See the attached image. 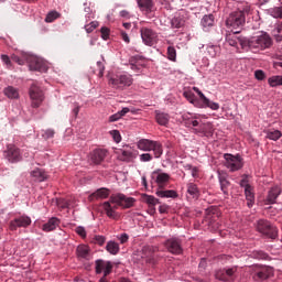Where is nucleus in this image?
I'll use <instances>...</instances> for the list:
<instances>
[{
  "label": "nucleus",
  "instance_id": "8",
  "mask_svg": "<svg viewBox=\"0 0 282 282\" xmlns=\"http://www.w3.org/2000/svg\"><path fill=\"white\" fill-rule=\"evenodd\" d=\"M109 83L112 85L113 89H127L133 85V77L131 75H117L110 78Z\"/></svg>",
  "mask_w": 282,
  "mask_h": 282
},
{
  "label": "nucleus",
  "instance_id": "3",
  "mask_svg": "<svg viewBox=\"0 0 282 282\" xmlns=\"http://www.w3.org/2000/svg\"><path fill=\"white\" fill-rule=\"evenodd\" d=\"M245 46H247V52H263V50H270L272 47V37L268 33H261L258 36H253L242 41Z\"/></svg>",
  "mask_w": 282,
  "mask_h": 282
},
{
  "label": "nucleus",
  "instance_id": "29",
  "mask_svg": "<svg viewBox=\"0 0 282 282\" xmlns=\"http://www.w3.org/2000/svg\"><path fill=\"white\" fill-rule=\"evenodd\" d=\"M32 177L35 182H45L47 180V173L41 169H35L31 172Z\"/></svg>",
  "mask_w": 282,
  "mask_h": 282
},
{
  "label": "nucleus",
  "instance_id": "26",
  "mask_svg": "<svg viewBox=\"0 0 282 282\" xmlns=\"http://www.w3.org/2000/svg\"><path fill=\"white\" fill-rule=\"evenodd\" d=\"M61 225V220L56 217H52L46 224L42 226V230L44 232H52V230H56V227Z\"/></svg>",
  "mask_w": 282,
  "mask_h": 282
},
{
  "label": "nucleus",
  "instance_id": "13",
  "mask_svg": "<svg viewBox=\"0 0 282 282\" xmlns=\"http://www.w3.org/2000/svg\"><path fill=\"white\" fill-rule=\"evenodd\" d=\"M164 247L171 254H182L184 249L182 248V240L180 238H170L164 242Z\"/></svg>",
  "mask_w": 282,
  "mask_h": 282
},
{
  "label": "nucleus",
  "instance_id": "37",
  "mask_svg": "<svg viewBox=\"0 0 282 282\" xmlns=\"http://www.w3.org/2000/svg\"><path fill=\"white\" fill-rule=\"evenodd\" d=\"M3 94L4 96L11 98V100L19 98V90L12 86H8L7 88H4Z\"/></svg>",
  "mask_w": 282,
  "mask_h": 282
},
{
  "label": "nucleus",
  "instance_id": "23",
  "mask_svg": "<svg viewBox=\"0 0 282 282\" xmlns=\"http://www.w3.org/2000/svg\"><path fill=\"white\" fill-rule=\"evenodd\" d=\"M135 154H133V150L131 148L120 150L118 152V160H120V162H133Z\"/></svg>",
  "mask_w": 282,
  "mask_h": 282
},
{
  "label": "nucleus",
  "instance_id": "6",
  "mask_svg": "<svg viewBox=\"0 0 282 282\" xmlns=\"http://www.w3.org/2000/svg\"><path fill=\"white\" fill-rule=\"evenodd\" d=\"M29 96L31 99V105L34 109H39L43 100H45V96L43 94V89L39 86V82H33L29 89Z\"/></svg>",
  "mask_w": 282,
  "mask_h": 282
},
{
  "label": "nucleus",
  "instance_id": "48",
  "mask_svg": "<svg viewBox=\"0 0 282 282\" xmlns=\"http://www.w3.org/2000/svg\"><path fill=\"white\" fill-rule=\"evenodd\" d=\"M107 241V238L105 236H100V235H97L95 236L94 238V242L97 245V246H105V242Z\"/></svg>",
  "mask_w": 282,
  "mask_h": 282
},
{
  "label": "nucleus",
  "instance_id": "39",
  "mask_svg": "<svg viewBox=\"0 0 282 282\" xmlns=\"http://www.w3.org/2000/svg\"><path fill=\"white\" fill-rule=\"evenodd\" d=\"M143 202H145V204H148L150 208H155L156 204L160 203V200L155 198V196L147 194L143 195Z\"/></svg>",
  "mask_w": 282,
  "mask_h": 282
},
{
  "label": "nucleus",
  "instance_id": "5",
  "mask_svg": "<svg viewBox=\"0 0 282 282\" xmlns=\"http://www.w3.org/2000/svg\"><path fill=\"white\" fill-rule=\"evenodd\" d=\"M137 147L140 151H153L154 158H162L164 150L162 149V143L159 141H153L149 139H141L138 141Z\"/></svg>",
  "mask_w": 282,
  "mask_h": 282
},
{
  "label": "nucleus",
  "instance_id": "11",
  "mask_svg": "<svg viewBox=\"0 0 282 282\" xmlns=\"http://www.w3.org/2000/svg\"><path fill=\"white\" fill-rule=\"evenodd\" d=\"M225 166L231 172L243 169V159H241L239 155L225 154Z\"/></svg>",
  "mask_w": 282,
  "mask_h": 282
},
{
  "label": "nucleus",
  "instance_id": "22",
  "mask_svg": "<svg viewBox=\"0 0 282 282\" xmlns=\"http://www.w3.org/2000/svg\"><path fill=\"white\" fill-rule=\"evenodd\" d=\"M107 158V150L97 149L90 154V160L94 164H100Z\"/></svg>",
  "mask_w": 282,
  "mask_h": 282
},
{
  "label": "nucleus",
  "instance_id": "20",
  "mask_svg": "<svg viewBox=\"0 0 282 282\" xmlns=\"http://www.w3.org/2000/svg\"><path fill=\"white\" fill-rule=\"evenodd\" d=\"M282 191L279 186H273L269 189L268 195L264 199V203L267 205L276 204V199L279 198V195H281Z\"/></svg>",
  "mask_w": 282,
  "mask_h": 282
},
{
  "label": "nucleus",
  "instance_id": "62",
  "mask_svg": "<svg viewBox=\"0 0 282 282\" xmlns=\"http://www.w3.org/2000/svg\"><path fill=\"white\" fill-rule=\"evenodd\" d=\"M192 177H199V167L197 166H194L193 170H192Z\"/></svg>",
  "mask_w": 282,
  "mask_h": 282
},
{
  "label": "nucleus",
  "instance_id": "35",
  "mask_svg": "<svg viewBox=\"0 0 282 282\" xmlns=\"http://www.w3.org/2000/svg\"><path fill=\"white\" fill-rule=\"evenodd\" d=\"M265 138L268 140H273V142H276V140H281L282 133L279 130H267L265 132Z\"/></svg>",
  "mask_w": 282,
  "mask_h": 282
},
{
  "label": "nucleus",
  "instance_id": "14",
  "mask_svg": "<svg viewBox=\"0 0 282 282\" xmlns=\"http://www.w3.org/2000/svg\"><path fill=\"white\" fill-rule=\"evenodd\" d=\"M236 274H237V267H231L229 269H223L216 272V278L218 279V281L235 282Z\"/></svg>",
  "mask_w": 282,
  "mask_h": 282
},
{
  "label": "nucleus",
  "instance_id": "16",
  "mask_svg": "<svg viewBox=\"0 0 282 282\" xmlns=\"http://www.w3.org/2000/svg\"><path fill=\"white\" fill-rule=\"evenodd\" d=\"M32 224V219L29 216H21L14 218L9 223V230H17V228H28Z\"/></svg>",
  "mask_w": 282,
  "mask_h": 282
},
{
  "label": "nucleus",
  "instance_id": "57",
  "mask_svg": "<svg viewBox=\"0 0 282 282\" xmlns=\"http://www.w3.org/2000/svg\"><path fill=\"white\" fill-rule=\"evenodd\" d=\"M1 61L4 63L7 67H10V65H12V62L10 61V56L8 55H1Z\"/></svg>",
  "mask_w": 282,
  "mask_h": 282
},
{
  "label": "nucleus",
  "instance_id": "47",
  "mask_svg": "<svg viewBox=\"0 0 282 282\" xmlns=\"http://www.w3.org/2000/svg\"><path fill=\"white\" fill-rule=\"evenodd\" d=\"M184 98H186V100H188L192 105H195V94H193V91L187 90L183 93Z\"/></svg>",
  "mask_w": 282,
  "mask_h": 282
},
{
  "label": "nucleus",
  "instance_id": "33",
  "mask_svg": "<svg viewBox=\"0 0 282 282\" xmlns=\"http://www.w3.org/2000/svg\"><path fill=\"white\" fill-rule=\"evenodd\" d=\"M107 263H111V261H105L102 259H98L95 261V272L96 274H102V271L107 269Z\"/></svg>",
  "mask_w": 282,
  "mask_h": 282
},
{
  "label": "nucleus",
  "instance_id": "53",
  "mask_svg": "<svg viewBox=\"0 0 282 282\" xmlns=\"http://www.w3.org/2000/svg\"><path fill=\"white\" fill-rule=\"evenodd\" d=\"M75 232H77L79 237H87V230H85L83 226L76 227Z\"/></svg>",
  "mask_w": 282,
  "mask_h": 282
},
{
  "label": "nucleus",
  "instance_id": "34",
  "mask_svg": "<svg viewBox=\"0 0 282 282\" xmlns=\"http://www.w3.org/2000/svg\"><path fill=\"white\" fill-rule=\"evenodd\" d=\"M76 252L79 259H87L89 257V247L85 245H79L76 249Z\"/></svg>",
  "mask_w": 282,
  "mask_h": 282
},
{
  "label": "nucleus",
  "instance_id": "4",
  "mask_svg": "<svg viewBox=\"0 0 282 282\" xmlns=\"http://www.w3.org/2000/svg\"><path fill=\"white\" fill-rule=\"evenodd\" d=\"M252 14V8L250 4H246L238 11H234L229 14L226 20L227 28H232V30H239L246 25V17Z\"/></svg>",
  "mask_w": 282,
  "mask_h": 282
},
{
  "label": "nucleus",
  "instance_id": "30",
  "mask_svg": "<svg viewBox=\"0 0 282 282\" xmlns=\"http://www.w3.org/2000/svg\"><path fill=\"white\" fill-rule=\"evenodd\" d=\"M106 250L109 254L116 256L120 252V245L113 240H110L106 245Z\"/></svg>",
  "mask_w": 282,
  "mask_h": 282
},
{
  "label": "nucleus",
  "instance_id": "15",
  "mask_svg": "<svg viewBox=\"0 0 282 282\" xmlns=\"http://www.w3.org/2000/svg\"><path fill=\"white\" fill-rule=\"evenodd\" d=\"M274 274V270L271 267H257L254 269L253 279L256 281H265Z\"/></svg>",
  "mask_w": 282,
  "mask_h": 282
},
{
  "label": "nucleus",
  "instance_id": "63",
  "mask_svg": "<svg viewBox=\"0 0 282 282\" xmlns=\"http://www.w3.org/2000/svg\"><path fill=\"white\" fill-rule=\"evenodd\" d=\"M12 61L14 63H18V65H23V63H24V61L21 57L17 56V55L12 56Z\"/></svg>",
  "mask_w": 282,
  "mask_h": 282
},
{
  "label": "nucleus",
  "instance_id": "60",
  "mask_svg": "<svg viewBox=\"0 0 282 282\" xmlns=\"http://www.w3.org/2000/svg\"><path fill=\"white\" fill-rule=\"evenodd\" d=\"M120 243H127L129 241V235L128 234H121L119 238Z\"/></svg>",
  "mask_w": 282,
  "mask_h": 282
},
{
  "label": "nucleus",
  "instance_id": "38",
  "mask_svg": "<svg viewBox=\"0 0 282 282\" xmlns=\"http://www.w3.org/2000/svg\"><path fill=\"white\" fill-rule=\"evenodd\" d=\"M129 111V108H122V110L109 117V122H118V120H120V118H123V116H127Z\"/></svg>",
  "mask_w": 282,
  "mask_h": 282
},
{
  "label": "nucleus",
  "instance_id": "49",
  "mask_svg": "<svg viewBox=\"0 0 282 282\" xmlns=\"http://www.w3.org/2000/svg\"><path fill=\"white\" fill-rule=\"evenodd\" d=\"M110 32H111V31L109 30V28L102 26V28L100 29L101 39H102L104 41H108Z\"/></svg>",
  "mask_w": 282,
  "mask_h": 282
},
{
  "label": "nucleus",
  "instance_id": "7",
  "mask_svg": "<svg viewBox=\"0 0 282 282\" xmlns=\"http://www.w3.org/2000/svg\"><path fill=\"white\" fill-rule=\"evenodd\" d=\"M257 230L258 232H261V235H264V237H268L269 239H276L279 235L276 227L272 226L270 221L264 219L258 220Z\"/></svg>",
  "mask_w": 282,
  "mask_h": 282
},
{
  "label": "nucleus",
  "instance_id": "61",
  "mask_svg": "<svg viewBox=\"0 0 282 282\" xmlns=\"http://www.w3.org/2000/svg\"><path fill=\"white\" fill-rule=\"evenodd\" d=\"M121 39L124 41V43H131V40L129 39V34L127 32L121 31Z\"/></svg>",
  "mask_w": 282,
  "mask_h": 282
},
{
  "label": "nucleus",
  "instance_id": "42",
  "mask_svg": "<svg viewBox=\"0 0 282 282\" xmlns=\"http://www.w3.org/2000/svg\"><path fill=\"white\" fill-rule=\"evenodd\" d=\"M167 58H169V61H172L173 63H175V61H177V51L175 50V47H173V46L167 47Z\"/></svg>",
  "mask_w": 282,
  "mask_h": 282
},
{
  "label": "nucleus",
  "instance_id": "21",
  "mask_svg": "<svg viewBox=\"0 0 282 282\" xmlns=\"http://www.w3.org/2000/svg\"><path fill=\"white\" fill-rule=\"evenodd\" d=\"M137 3L141 12H144V14H151L155 6L153 0H137Z\"/></svg>",
  "mask_w": 282,
  "mask_h": 282
},
{
  "label": "nucleus",
  "instance_id": "31",
  "mask_svg": "<svg viewBox=\"0 0 282 282\" xmlns=\"http://www.w3.org/2000/svg\"><path fill=\"white\" fill-rule=\"evenodd\" d=\"M156 195L158 197L175 199L177 197V192H175L174 189H159L156 191Z\"/></svg>",
  "mask_w": 282,
  "mask_h": 282
},
{
  "label": "nucleus",
  "instance_id": "45",
  "mask_svg": "<svg viewBox=\"0 0 282 282\" xmlns=\"http://www.w3.org/2000/svg\"><path fill=\"white\" fill-rule=\"evenodd\" d=\"M99 23L98 21H93L89 24L85 25V30L87 32V34H91V32H94V30H96V28H98Z\"/></svg>",
  "mask_w": 282,
  "mask_h": 282
},
{
  "label": "nucleus",
  "instance_id": "40",
  "mask_svg": "<svg viewBox=\"0 0 282 282\" xmlns=\"http://www.w3.org/2000/svg\"><path fill=\"white\" fill-rule=\"evenodd\" d=\"M184 18L182 17H174L172 20H171V25L172 28H175L176 30H180V28H184Z\"/></svg>",
  "mask_w": 282,
  "mask_h": 282
},
{
  "label": "nucleus",
  "instance_id": "64",
  "mask_svg": "<svg viewBox=\"0 0 282 282\" xmlns=\"http://www.w3.org/2000/svg\"><path fill=\"white\" fill-rule=\"evenodd\" d=\"M159 212L161 213V215H164V213H169V206L166 205H161L159 207Z\"/></svg>",
  "mask_w": 282,
  "mask_h": 282
},
{
  "label": "nucleus",
  "instance_id": "27",
  "mask_svg": "<svg viewBox=\"0 0 282 282\" xmlns=\"http://www.w3.org/2000/svg\"><path fill=\"white\" fill-rule=\"evenodd\" d=\"M245 195L248 208H252L254 204V189L250 185H246Z\"/></svg>",
  "mask_w": 282,
  "mask_h": 282
},
{
  "label": "nucleus",
  "instance_id": "52",
  "mask_svg": "<svg viewBox=\"0 0 282 282\" xmlns=\"http://www.w3.org/2000/svg\"><path fill=\"white\" fill-rule=\"evenodd\" d=\"M151 160H153V155H151V153H143L140 155L141 162H151Z\"/></svg>",
  "mask_w": 282,
  "mask_h": 282
},
{
  "label": "nucleus",
  "instance_id": "36",
  "mask_svg": "<svg viewBox=\"0 0 282 282\" xmlns=\"http://www.w3.org/2000/svg\"><path fill=\"white\" fill-rule=\"evenodd\" d=\"M187 193L191 195L194 199L199 197V187H197V184L195 183H188L187 184Z\"/></svg>",
  "mask_w": 282,
  "mask_h": 282
},
{
  "label": "nucleus",
  "instance_id": "59",
  "mask_svg": "<svg viewBox=\"0 0 282 282\" xmlns=\"http://www.w3.org/2000/svg\"><path fill=\"white\" fill-rule=\"evenodd\" d=\"M256 259H268V253L263 252V251H257L256 252Z\"/></svg>",
  "mask_w": 282,
  "mask_h": 282
},
{
  "label": "nucleus",
  "instance_id": "41",
  "mask_svg": "<svg viewBox=\"0 0 282 282\" xmlns=\"http://www.w3.org/2000/svg\"><path fill=\"white\" fill-rule=\"evenodd\" d=\"M270 87H279L282 85V76H272L268 79Z\"/></svg>",
  "mask_w": 282,
  "mask_h": 282
},
{
  "label": "nucleus",
  "instance_id": "44",
  "mask_svg": "<svg viewBox=\"0 0 282 282\" xmlns=\"http://www.w3.org/2000/svg\"><path fill=\"white\" fill-rule=\"evenodd\" d=\"M55 134L56 131H54V129L42 130V138H44V140H50L54 138Z\"/></svg>",
  "mask_w": 282,
  "mask_h": 282
},
{
  "label": "nucleus",
  "instance_id": "54",
  "mask_svg": "<svg viewBox=\"0 0 282 282\" xmlns=\"http://www.w3.org/2000/svg\"><path fill=\"white\" fill-rule=\"evenodd\" d=\"M97 67H98V76L99 78H102V76H105V64H102V62H97Z\"/></svg>",
  "mask_w": 282,
  "mask_h": 282
},
{
  "label": "nucleus",
  "instance_id": "24",
  "mask_svg": "<svg viewBox=\"0 0 282 282\" xmlns=\"http://www.w3.org/2000/svg\"><path fill=\"white\" fill-rule=\"evenodd\" d=\"M218 180L220 184V189L224 195H228V188H230V181L228 180V175L226 173H218Z\"/></svg>",
  "mask_w": 282,
  "mask_h": 282
},
{
  "label": "nucleus",
  "instance_id": "25",
  "mask_svg": "<svg viewBox=\"0 0 282 282\" xmlns=\"http://www.w3.org/2000/svg\"><path fill=\"white\" fill-rule=\"evenodd\" d=\"M109 188L101 187L89 196V200L94 202V199H107V197H109Z\"/></svg>",
  "mask_w": 282,
  "mask_h": 282
},
{
  "label": "nucleus",
  "instance_id": "32",
  "mask_svg": "<svg viewBox=\"0 0 282 282\" xmlns=\"http://www.w3.org/2000/svg\"><path fill=\"white\" fill-rule=\"evenodd\" d=\"M200 24L204 28V30L208 28H213V25H215V15L213 14L204 15L200 21Z\"/></svg>",
  "mask_w": 282,
  "mask_h": 282
},
{
  "label": "nucleus",
  "instance_id": "10",
  "mask_svg": "<svg viewBox=\"0 0 282 282\" xmlns=\"http://www.w3.org/2000/svg\"><path fill=\"white\" fill-rule=\"evenodd\" d=\"M239 34V31H234L232 33H229L226 35V42L231 46V47H241L245 52H247V46L243 43V41H248V37L243 36H237Z\"/></svg>",
  "mask_w": 282,
  "mask_h": 282
},
{
  "label": "nucleus",
  "instance_id": "43",
  "mask_svg": "<svg viewBox=\"0 0 282 282\" xmlns=\"http://www.w3.org/2000/svg\"><path fill=\"white\" fill-rule=\"evenodd\" d=\"M58 17H61L59 12L51 11L50 13H47L45 21H46V23H53V21H56V19H58Z\"/></svg>",
  "mask_w": 282,
  "mask_h": 282
},
{
  "label": "nucleus",
  "instance_id": "1",
  "mask_svg": "<svg viewBox=\"0 0 282 282\" xmlns=\"http://www.w3.org/2000/svg\"><path fill=\"white\" fill-rule=\"evenodd\" d=\"M134 204L135 198L133 197H127L124 194H112L109 200L101 204V207L109 219H118L120 217V214L117 213L119 206L121 208H132Z\"/></svg>",
  "mask_w": 282,
  "mask_h": 282
},
{
  "label": "nucleus",
  "instance_id": "46",
  "mask_svg": "<svg viewBox=\"0 0 282 282\" xmlns=\"http://www.w3.org/2000/svg\"><path fill=\"white\" fill-rule=\"evenodd\" d=\"M205 107H208L209 109H213V111H217L219 109V104L215 101H210V99H207V101L203 102Z\"/></svg>",
  "mask_w": 282,
  "mask_h": 282
},
{
  "label": "nucleus",
  "instance_id": "58",
  "mask_svg": "<svg viewBox=\"0 0 282 282\" xmlns=\"http://www.w3.org/2000/svg\"><path fill=\"white\" fill-rule=\"evenodd\" d=\"M273 17H274L275 19H282V7H279V8H275V9H274Z\"/></svg>",
  "mask_w": 282,
  "mask_h": 282
},
{
  "label": "nucleus",
  "instance_id": "55",
  "mask_svg": "<svg viewBox=\"0 0 282 282\" xmlns=\"http://www.w3.org/2000/svg\"><path fill=\"white\" fill-rule=\"evenodd\" d=\"M111 135H112L115 142H120V140H122V137L120 135V131H118V130H112Z\"/></svg>",
  "mask_w": 282,
  "mask_h": 282
},
{
  "label": "nucleus",
  "instance_id": "51",
  "mask_svg": "<svg viewBox=\"0 0 282 282\" xmlns=\"http://www.w3.org/2000/svg\"><path fill=\"white\" fill-rule=\"evenodd\" d=\"M257 80H265V72L258 69L254 72Z\"/></svg>",
  "mask_w": 282,
  "mask_h": 282
},
{
  "label": "nucleus",
  "instance_id": "17",
  "mask_svg": "<svg viewBox=\"0 0 282 282\" xmlns=\"http://www.w3.org/2000/svg\"><path fill=\"white\" fill-rule=\"evenodd\" d=\"M160 248L158 247H143L142 249V258L145 259L147 263H152L153 265H155V263H158V260L155 259V252H159Z\"/></svg>",
  "mask_w": 282,
  "mask_h": 282
},
{
  "label": "nucleus",
  "instance_id": "12",
  "mask_svg": "<svg viewBox=\"0 0 282 282\" xmlns=\"http://www.w3.org/2000/svg\"><path fill=\"white\" fill-rule=\"evenodd\" d=\"M3 155L8 162H11V164L21 162V150H19V148H17L14 144L7 145Z\"/></svg>",
  "mask_w": 282,
  "mask_h": 282
},
{
  "label": "nucleus",
  "instance_id": "18",
  "mask_svg": "<svg viewBox=\"0 0 282 282\" xmlns=\"http://www.w3.org/2000/svg\"><path fill=\"white\" fill-rule=\"evenodd\" d=\"M152 180L155 181L159 188H164L166 184H169V180H171V175L166 173H160V171H154L152 173Z\"/></svg>",
  "mask_w": 282,
  "mask_h": 282
},
{
  "label": "nucleus",
  "instance_id": "50",
  "mask_svg": "<svg viewBox=\"0 0 282 282\" xmlns=\"http://www.w3.org/2000/svg\"><path fill=\"white\" fill-rule=\"evenodd\" d=\"M207 52L212 58H215V56H217V52H219V46H209Z\"/></svg>",
  "mask_w": 282,
  "mask_h": 282
},
{
  "label": "nucleus",
  "instance_id": "56",
  "mask_svg": "<svg viewBox=\"0 0 282 282\" xmlns=\"http://www.w3.org/2000/svg\"><path fill=\"white\" fill-rule=\"evenodd\" d=\"M111 270H113V264H111V262H107V267L104 270V276H109V273L111 272Z\"/></svg>",
  "mask_w": 282,
  "mask_h": 282
},
{
  "label": "nucleus",
  "instance_id": "19",
  "mask_svg": "<svg viewBox=\"0 0 282 282\" xmlns=\"http://www.w3.org/2000/svg\"><path fill=\"white\" fill-rule=\"evenodd\" d=\"M31 72H47V65L39 57H32L29 64Z\"/></svg>",
  "mask_w": 282,
  "mask_h": 282
},
{
  "label": "nucleus",
  "instance_id": "2",
  "mask_svg": "<svg viewBox=\"0 0 282 282\" xmlns=\"http://www.w3.org/2000/svg\"><path fill=\"white\" fill-rule=\"evenodd\" d=\"M183 122L187 129H192L194 133L198 135H204L205 138H213L215 129H213V123L203 122L199 116H192L191 113L183 115Z\"/></svg>",
  "mask_w": 282,
  "mask_h": 282
},
{
  "label": "nucleus",
  "instance_id": "28",
  "mask_svg": "<svg viewBox=\"0 0 282 282\" xmlns=\"http://www.w3.org/2000/svg\"><path fill=\"white\" fill-rule=\"evenodd\" d=\"M155 120L158 124H160L161 127H166V124H169V121L171 120V116H169V113L165 112L156 111Z\"/></svg>",
  "mask_w": 282,
  "mask_h": 282
},
{
  "label": "nucleus",
  "instance_id": "9",
  "mask_svg": "<svg viewBox=\"0 0 282 282\" xmlns=\"http://www.w3.org/2000/svg\"><path fill=\"white\" fill-rule=\"evenodd\" d=\"M141 39L144 43V45H148L149 47H153V45H158V33L153 31V29L149 28H141L140 30Z\"/></svg>",
  "mask_w": 282,
  "mask_h": 282
}]
</instances>
